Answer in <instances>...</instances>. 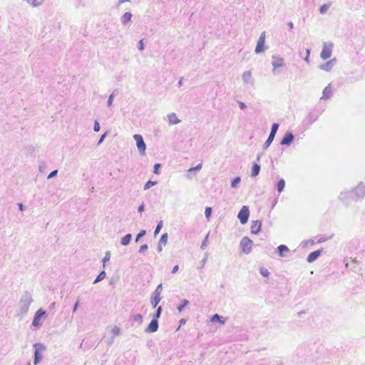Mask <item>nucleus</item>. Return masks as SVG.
<instances>
[{
  "mask_svg": "<svg viewBox=\"0 0 365 365\" xmlns=\"http://www.w3.org/2000/svg\"><path fill=\"white\" fill-rule=\"evenodd\" d=\"M33 302V298L31 294L29 291H26L21 296L19 302V307L20 310V314L21 315L26 314L30 307L31 304Z\"/></svg>",
  "mask_w": 365,
  "mask_h": 365,
  "instance_id": "obj_1",
  "label": "nucleus"
},
{
  "mask_svg": "<svg viewBox=\"0 0 365 365\" xmlns=\"http://www.w3.org/2000/svg\"><path fill=\"white\" fill-rule=\"evenodd\" d=\"M253 242L247 237H244L240 241V247L242 252L250 254L252 251Z\"/></svg>",
  "mask_w": 365,
  "mask_h": 365,
  "instance_id": "obj_2",
  "label": "nucleus"
},
{
  "mask_svg": "<svg viewBox=\"0 0 365 365\" xmlns=\"http://www.w3.org/2000/svg\"><path fill=\"white\" fill-rule=\"evenodd\" d=\"M333 46L334 44L331 42H324L323 43V48L320 54V57L323 60H327L331 57Z\"/></svg>",
  "mask_w": 365,
  "mask_h": 365,
  "instance_id": "obj_3",
  "label": "nucleus"
},
{
  "mask_svg": "<svg viewBox=\"0 0 365 365\" xmlns=\"http://www.w3.org/2000/svg\"><path fill=\"white\" fill-rule=\"evenodd\" d=\"M34 348L35 349L34 364L37 365L42 358L40 352L44 351L46 346L43 344L36 343L34 345Z\"/></svg>",
  "mask_w": 365,
  "mask_h": 365,
  "instance_id": "obj_4",
  "label": "nucleus"
},
{
  "mask_svg": "<svg viewBox=\"0 0 365 365\" xmlns=\"http://www.w3.org/2000/svg\"><path fill=\"white\" fill-rule=\"evenodd\" d=\"M249 216H250L249 207L246 205L242 206L237 215V217L240 220V222L242 225L246 224L248 221Z\"/></svg>",
  "mask_w": 365,
  "mask_h": 365,
  "instance_id": "obj_5",
  "label": "nucleus"
},
{
  "mask_svg": "<svg viewBox=\"0 0 365 365\" xmlns=\"http://www.w3.org/2000/svg\"><path fill=\"white\" fill-rule=\"evenodd\" d=\"M133 138L136 142V145H137L139 153L141 155H144L145 149H146V145L143 140L142 135L140 134H135L133 135Z\"/></svg>",
  "mask_w": 365,
  "mask_h": 365,
  "instance_id": "obj_6",
  "label": "nucleus"
},
{
  "mask_svg": "<svg viewBox=\"0 0 365 365\" xmlns=\"http://www.w3.org/2000/svg\"><path fill=\"white\" fill-rule=\"evenodd\" d=\"M355 195L356 200H361L365 197V186L360 182L354 190L352 194Z\"/></svg>",
  "mask_w": 365,
  "mask_h": 365,
  "instance_id": "obj_7",
  "label": "nucleus"
},
{
  "mask_svg": "<svg viewBox=\"0 0 365 365\" xmlns=\"http://www.w3.org/2000/svg\"><path fill=\"white\" fill-rule=\"evenodd\" d=\"M46 312L43 311L42 309H39L34 315L32 325L35 327H38L41 325V320L43 317L46 315Z\"/></svg>",
  "mask_w": 365,
  "mask_h": 365,
  "instance_id": "obj_8",
  "label": "nucleus"
},
{
  "mask_svg": "<svg viewBox=\"0 0 365 365\" xmlns=\"http://www.w3.org/2000/svg\"><path fill=\"white\" fill-rule=\"evenodd\" d=\"M242 78L243 83L246 85L253 86L255 83V80L252 76V73L250 71H245L242 73Z\"/></svg>",
  "mask_w": 365,
  "mask_h": 365,
  "instance_id": "obj_9",
  "label": "nucleus"
},
{
  "mask_svg": "<svg viewBox=\"0 0 365 365\" xmlns=\"http://www.w3.org/2000/svg\"><path fill=\"white\" fill-rule=\"evenodd\" d=\"M262 228V222L260 220H253L251 224L250 231L252 234H258Z\"/></svg>",
  "mask_w": 365,
  "mask_h": 365,
  "instance_id": "obj_10",
  "label": "nucleus"
},
{
  "mask_svg": "<svg viewBox=\"0 0 365 365\" xmlns=\"http://www.w3.org/2000/svg\"><path fill=\"white\" fill-rule=\"evenodd\" d=\"M158 329V321L154 319H152L151 322L148 324V326L145 328V331L146 333H153L155 332Z\"/></svg>",
  "mask_w": 365,
  "mask_h": 365,
  "instance_id": "obj_11",
  "label": "nucleus"
},
{
  "mask_svg": "<svg viewBox=\"0 0 365 365\" xmlns=\"http://www.w3.org/2000/svg\"><path fill=\"white\" fill-rule=\"evenodd\" d=\"M294 139V135L291 132H287L284 135L280 143L282 145H289L293 142Z\"/></svg>",
  "mask_w": 365,
  "mask_h": 365,
  "instance_id": "obj_12",
  "label": "nucleus"
},
{
  "mask_svg": "<svg viewBox=\"0 0 365 365\" xmlns=\"http://www.w3.org/2000/svg\"><path fill=\"white\" fill-rule=\"evenodd\" d=\"M336 59L335 58H332V59L328 61L327 62H326L325 63L322 64L319 66V68L323 71H329L333 68V66L336 64Z\"/></svg>",
  "mask_w": 365,
  "mask_h": 365,
  "instance_id": "obj_13",
  "label": "nucleus"
},
{
  "mask_svg": "<svg viewBox=\"0 0 365 365\" xmlns=\"http://www.w3.org/2000/svg\"><path fill=\"white\" fill-rule=\"evenodd\" d=\"M272 58L275 59L272 62L273 66L272 73H275L276 68L284 66V59L282 58H277L274 56H272Z\"/></svg>",
  "mask_w": 365,
  "mask_h": 365,
  "instance_id": "obj_14",
  "label": "nucleus"
},
{
  "mask_svg": "<svg viewBox=\"0 0 365 365\" xmlns=\"http://www.w3.org/2000/svg\"><path fill=\"white\" fill-rule=\"evenodd\" d=\"M168 119L169 125H175L181 122L178 117L175 113H170L168 115Z\"/></svg>",
  "mask_w": 365,
  "mask_h": 365,
  "instance_id": "obj_15",
  "label": "nucleus"
},
{
  "mask_svg": "<svg viewBox=\"0 0 365 365\" xmlns=\"http://www.w3.org/2000/svg\"><path fill=\"white\" fill-rule=\"evenodd\" d=\"M322 251L321 250H316L314 252H312L310 254H309L307 261L309 263H312L314 262L321 255Z\"/></svg>",
  "mask_w": 365,
  "mask_h": 365,
  "instance_id": "obj_16",
  "label": "nucleus"
},
{
  "mask_svg": "<svg viewBox=\"0 0 365 365\" xmlns=\"http://www.w3.org/2000/svg\"><path fill=\"white\" fill-rule=\"evenodd\" d=\"M332 94V89L330 85H328L323 91L322 97L321 99H328Z\"/></svg>",
  "mask_w": 365,
  "mask_h": 365,
  "instance_id": "obj_17",
  "label": "nucleus"
},
{
  "mask_svg": "<svg viewBox=\"0 0 365 365\" xmlns=\"http://www.w3.org/2000/svg\"><path fill=\"white\" fill-rule=\"evenodd\" d=\"M160 300H161L160 295H159V294L156 295V294L153 293L151 299H150V303L153 308H155L157 307V305L159 304Z\"/></svg>",
  "mask_w": 365,
  "mask_h": 365,
  "instance_id": "obj_18",
  "label": "nucleus"
},
{
  "mask_svg": "<svg viewBox=\"0 0 365 365\" xmlns=\"http://www.w3.org/2000/svg\"><path fill=\"white\" fill-rule=\"evenodd\" d=\"M351 195H352V192L349 191L341 192L339 196V198L340 200L347 204L349 202L348 199Z\"/></svg>",
  "mask_w": 365,
  "mask_h": 365,
  "instance_id": "obj_19",
  "label": "nucleus"
},
{
  "mask_svg": "<svg viewBox=\"0 0 365 365\" xmlns=\"http://www.w3.org/2000/svg\"><path fill=\"white\" fill-rule=\"evenodd\" d=\"M132 14L130 12H125L123 16L121 17V23L123 24V25H125L127 24L128 22H130L131 21V19H132Z\"/></svg>",
  "mask_w": 365,
  "mask_h": 365,
  "instance_id": "obj_20",
  "label": "nucleus"
},
{
  "mask_svg": "<svg viewBox=\"0 0 365 365\" xmlns=\"http://www.w3.org/2000/svg\"><path fill=\"white\" fill-rule=\"evenodd\" d=\"M264 43H265L264 41L258 39V41H257V43L256 48H255V51L256 53H259L264 51Z\"/></svg>",
  "mask_w": 365,
  "mask_h": 365,
  "instance_id": "obj_21",
  "label": "nucleus"
},
{
  "mask_svg": "<svg viewBox=\"0 0 365 365\" xmlns=\"http://www.w3.org/2000/svg\"><path fill=\"white\" fill-rule=\"evenodd\" d=\"M259 171H260V165L256 163H253L252 168L251 176L256 177L257 175H259Z\"/></svg>",
  "mask_w": 365,
  "mask_h": 365,
  "instance_id": "obj_22",
  "label": "nucleus"
},
{
  "mask_svg": "<svg viewBox=\"0 0 365 365\" xmlns=\"http://www.w3.org/2000/svg\"><path fill=\"white\" fill-rule=\"evenodd\" d=\"M132 239V235L131 234H127L120 240V244L123 246H126L130 244V240Z\"/></svg>",
  "mask_w": 365,
  "mask_h": 365,
  "instance_id": "obj_23",
  "label": "nucleus"
},
{
  "mask_svg": "<svg viewBox=\"0 0 365 365\" xmlns=\"http://www.w3.org/2000/svg\"><path fill=\"white\" fill-rule=\"evenodd\" d=\"M277 250L280 257H285L284 252H287L289 251V248L284 245H281L277 247Z\"/></svg>",
  "mask_w": 365,
  "mask_h": 365,
  "instance_id": "obj_24",
  "label": "nucleus"
},
{
  "mask_svg": "<svg viewBox=\"0 0 365 365\" xmlns=\"http://www.w3.org/2000/svg\"><path fill=\"white\" fill-rule=\"evenodd\" d=\"M106 274L105 271H101L98 274V275L97 276L96 279L94 280L93 284H97L99 282L102 281L106 277Z\"/></svg>",
  "mask_w": 365,
  "mask_h": 365,
  "instance_id": "obj_25",
  "label": "nucleus"
},
{
  "mask_svg": "<svg viewBox=\"0 0 365 365\" xmlns=\"http://www.w3.org/2000/svg\"><path fill=\"white\" fill-rule=\"evenodd\" d=\"M285 186V181L283 179H281L277 182V191L281 192Z\"/></svg>",
  "mask_w": 365,
  "mask_h": 365,
  "instance_id": "obj_26",
  "label": "nucleus"
},
{
  "mask_svg": "<svg viewBox=\"0 0 365 365\" xmlns=\"http://www.w3.org/2000/svg\"><path fill=\"white\" fill-rule=\"evenodd\" d=\"M189 304V301L187 299H183L182 301V304H180L178 307V310L179 312H181L184 309L185 307L188 305Z\"/></svg>",
  "mask_w": 365,
  "mask_h": 365,
  "instance_id": "obj_27",
  "label": "nucleus"
},
{
  "mask_svg": "<svg viewBox=\"0 0 365 365\" xmlns=\"http://www.w3.org/2000/svg\"><path fill=\"white\" fill-rule=\"evenodd\" d=\"M27 3H29L30 5H31L32 6H39L42 1L43 0H41V1H38V0H25Z\"/></svg>",
  "mask_w": 365,
  "mask_h": 365,
  "instance_id": "obj_28",
  "label": "nucleus"
},
{
  "mask_svg": "<svg viewBox=\"0 0 365 365\" xmlns=\"http://www.w3.org/2000/svg\"><path fill=\"white\" fill-rule=\"evenodd\" d=\"M274 140V138L269 135L267 140L265 141V143L263 145V148L264 150L267 149L268 147L271 145L272 141Z\"/></svg>",
  "mask_w": 365,
  "mask_h": 365,
  "instance_id": "obj_29",
  "label": "nucleus"
},
{
  "mask_svg": "<svg viewBox=\"0 0 365 365\" xmlns=\"http://www.w3.org/2000/svg\"><path fill=\"white\" fill-rule=\"evenodd\" d=\"M221 319H222V317L220 315H218L217 314H214L212 317L211 321L213 322H216V321H218L221 324H225V321L222 320Z\"/></svg>",
  "mask_w": 365,
  "mask_h": 365,
  "instance_id": "obj_30",
  "label": "nucleus"
},
{
  "mask_svg": "<svg viewBox=\"0 0 365 365\" xmlns=\"http://www.w3.org/2000/svg\"><path fill=\"white\" fill-rule=\"evenodd\" d=\"M162 307L160 306L157 308V310H156V312L155 313V314L153 315V319H156L158 320V318H160V315H161V313H162Z\"/></svg>",
  "mask_w": 365,
  "mask_h": 365,
  "instance_id": "obj_31",
  "label": "nucleus"
},
{
  "mask_svg": "<svg viewBox=\"0 0 365 365\" xmlns=\"http://www.w3.org/2000/svg\"><path fill=\"white\" fill-rule=\"evenodd\" d=\"M168 242V234L167 233H165L163 234L161 237H160V239L159 240V243L160 244H162L163 245H165L166 243Z\"/></svg>",
  "mask_w": 365,
  "mask_h": 365,
  "instance_id": "obj_32",
  "label": "nucleus"
},
{
  "mask_svg": "<svg viewBox=\"0 0 365 365\" xmlns=\"http://www.w3.org/2000/svg\"><path fill=\"white\" fill-rule=\"evenodd\" d=\"M241 178L240 177H236L234 178L231 182L232 187H236L237 185L240 182Z\"/></svg>",
  "mask_w": 365,
  "mask_h": 365,
  "instance_id": "obj_33",
  "label": "nucleus"
},
{
  "mask_svg": "<svg viewBox=\"0 0 365 365\" xmlns=\"http://www.w3.org/2000/svg\"><path fill=\"white\" fill-rule=\"evenodd\" d=\"M156 184H157L156 181L148 180L144 185V190H148Z\"/></svg>",
  "mask_w": 365,
  "mask_h": 365,
  "instance_id": "obj_34",
  "label": "nucleus"
},
{
  "mask_svg": "<svg viewBox=\"0 0 365 365\" xmlns=\"http://www.w3.org/2000/svg\"><path fill=\"white\" fill-rule=\"evenodd\" d=\"M163 221H160L158 222V224L157 225V227H156V228L155 230V232H154V235L155 236H156L160 232V230L163 227Z\"/></svg>",
  "mask_w": 365,
  "mask_h": 365,
  "instance_id": "obj_35",
  "label": "nucleus"
},
{
  "mask_svg": "<svg viewBox=\"0 0 365 365\" xmlns=\"http://www.w3.org/2000/svg\"><path fill=\"white\" fill-rule=\"evenodd\" d=\"M112 333L113 334V336H118L120 334V329L117 327V326H115L113 329H112Z\"/></svg>",
  "mask_w": 365,
  "mask_h": 365,
  "instance_id": "obj_36",
  "label": "nucleus"
},
{
  "mask_svg": "<svg viewBox=\"0 0 365 365\" xmlns=\"http://www.w3.org/2000/svg\"><path fill=\"white\" fill-rule=\"evenodd\" d=\"M133 320L140 324L143 322V316L140 314H138L133 316Z\"/></svg>",
  "mask_w": 365,
  "mask_h": 365,
  "instance_id": "obj_37",
  "label": "nucleus"
},
{
  "mask_svg": "<svg viewBox=\"0 0 365 365\" xmlns=\"http://www.w3.org/2000/svg\"><path fill=\"white\" fill-rule=\"evenodd\" d=\"M145 234H146V231H145V230H141V231H140V232L137 235V236H136V237H135V242H138L140 240V239L141 237H143V236H145Z\"/></svg>",
  "mask_w": 365,
  "mask_h": 365,
  "instance_id": "obj_38",
  "label": "nucleus"
},
{
  "mask_svg": "<svg viewBox=\"0 0 365 365\" xmlns=\"http://www.w3.org/2000/svg\"><path fill=\"white\" fill-rule=\"evenodd\" d=\"M110 253L109 251H107L105 254V257L103 259V266H105V264L110 260Z\"/></svg>",
  "mask_w": 365,
  "mask_h": 365,
  "instance_id": "obj_39",
  "label": "nucleus"
},
{
  "mask_svg": "<svg viewBox=\"0 0 365 365\" xmlns=\"http://www.w3.org/2000/svg\"><path fill=\"white\" fill-rule=\"evenodd\" d=\"M329 5L328 4H324L322 5L320 9H319V12L321 14H324L327 11V10L329 9Z\"/></svg>",
  "mask_w": 365,
  "mask_h": 365,
  "instance_id": "obj_40",
  "label": "nucleus"
},
{
  "mask_svg": "<svg viewBox=\"0 0 365 365\" xmlns=\"http://www.w3.org/2000/svg\"><path fill=\"white\" fill-rule=\"evenodd\" d=\"M114 97H115V94L114 93H111L109 97H108V101H107V104H108V106L110 107L112 106V103H113V99H114Z\"/></svg>",
  "mask_w": 365,
  "mask_h": 365,
  "instance_id": "obj_41",
  "label": "nucleus"
},
{
  "mask_svg": "<svg viewBox=\"0 0 365 365\" xmlns=\"http://www.w3.org/2000/svg\"><path fill=\"white\" fill-rule=\"evenodd\" d=\"M211 213H212V208L210 207H206L205 210V215L207 219H209L210 217Z\"/></svg>",
  "mask_w": 365,
  "mask_h": 365,
  "instance_id": "obj_42",
  "label": "nucleus"
},
{
  "mask_svg": "<svg viewBox=\"0 0 365 365\" xmlns=\"http://www.w3.org/2000/svg\"><path fill=\"white\" fill-rule=\"evenodd\" d=\"M260 274L263 277H268L269 275V272L267 269L262 267V268L260 269Z\"/></svg>",
  "mask_w": 365,
  "mask_h": 365,
  "instance_id": "obj_43",
  "label": "nucleus"
},
{
  "mask_svg": "<svg viewBox=\"0 0 365 365\" xmlns=\"http://www.w3.org/2000/svg\"><path fill=\"white\" fill-rule=\"evenodd\" d=\"M162 290H163V286H162V284H160L158 285V287H156V289L153 293L156 294V295H158V294L160 295Z\"/></svg>",
  "mask_w": 365,
  "mask_h": 365,
  "instance_id": "obj_44",
  "label": "nucleus"
},
{
  "mask_svg": "<svg viewBox=\"0 0 365 365\" xmlns=\"http://www.w3.org/2000/svg\"><path fill=\"white\" fill-rule=\"evenodd\" d=\"M148 247L146 244L140 246V247L138 250V252L140 254L144 253L148 250Z\"/></svg>",
  "mask_w": 365,
  "mask_h": 365,
  "instance_id": "obj_45",
  "label": "nucleus"
},
{
  "mask_svg": "<svg viewBox=\"0 0 365 365\" xmlns=\"http://www.w3.org/2000/svg\"><path fill=\"white\" fill-rule=\"evenodd\" d=\"M161 167L160 164L159 163H156L155 165H154V170H153V173L155 174H160V172H159V169Z\"/></svg>",
  "mask_w": 365,
  "mask_h": 365,
  "instance_id": "obj_46",
  "label": "nucleus"
},
{
  "mask_svg": "<svg viewBox=\"0 0 365 365\" xmlns=\"http://www.w3.org/2000/svg\"><path fill=\"white\" fill-rule=\"evenodd\" d=\"M101 129L100 124L97 120L94 122L93 130L95 132H98Z\"/></svg>",
  "mask_w": 365,
  "mask_h": 365,
  "instance_id": "obj_47",
  "label": "nucleus"
},
{
  "mask_svg": "<svg viewBox=\"0 0 365 365\" xmlns=\"http://www.w3.org/2000/svg\"><path fill=\"white\" fill-rule=\"evenodd\" d=\"M207 240H208V235L205 237V240H203L202 245H201V249L205 250V247L207 245Z\"/></svg>",
  "mask_w": 365,
  "mask_h": 365,
  "instance_id": "obj_48",
  "label": "nucleus"
},
{
  "mask_svg": "<svg viewBox=\"0 0 365 365\" xmlns=\"http://www.w3.org/2000/svg\"><path fill=\"white\" fill-rule=\"evenodd\" d=\"M107 135H108V131H106L104 134H103L101 135V137L100 138V139L97 143L98 145H101L103 142V140L106 138V137L107 136Z\"/></svg>",
  "mask_w": 365,
  "mask_h": 365,
  "instance_id": "obj_49",
  "label": "nucleus"
},
{
  "mask_svg": "<svg viewBox=\"0 0 365 365\" xmlns=\"http://www.w3.org/2000/svg\"><path fill=\"white\" fill-rule=\"evenodd\" d=\"M57 173H58V170H53V171H52V172H51V173H49V175H48V179H51V178H52L55 177V176L57 175Z\"/></svg>",
  "mask_w": 365,
  "mask_h": 365,
  "instance_id": "obj_50",
  "label": "nucleus"
},
{
  "mask_svg": "<svg viewBox=\"0 0 365 365\" xmlns=\"http://www.w3.org/2000/svg\"><path fill=\"white\" fill-rule=\"evenodd\" d=\"M138 48L140 51H143L144 49V43H143V39L139 41L138 45Z\"/></svg>",
  "mask_w": 365,
  "mask_h": 365,
  "instance_id": "obj_51",
  "label": "nucleus"
},
{
  "mask_svg": "<svg viewBox=\"0 0 365 365\" xmlns=\"http://www.w3.org/2000/svg\"><path fill=\"white\" fill-rule=\"evenodd\" d=\"M238 105H239V107L240 109L242 110H245V108H246V105L245 104V103L242 102V101H238Z\"/></svg>",
  "mask_w": 365,
  "mask_h": 365,
  "instance_id": "obj_52",
  "label": "nucleus"
},
{
  "mask_svg": "<svg viewBox=\"0 0 365 365\" xmlns=\"http://www.w3.org/2000/svg\"><path fill=\"white\" fill-rule=\"evenodd\" d=\"M278 128H279V124L277 123H273L272 125V128H271L272 130H276V131L278 130Z\"/></svg>",
  "mask_w": 365,
  "mask_h": 365,
  "instance_id": "obj_53",
  "label": "nucleus"
},
{
  "mask_svg": "<svg viewBox=\"0 0 365 365\" xmlns=\"http://www.w3.org/2000/svg\"><path fill=\"white\" fill-rule=\"evenodd\" d=\"M78 305H79V300H78V301L75 303V304H74V306H73V313H75V312H76V310H77V309H78Z\"/></svg>",
  "mask_w": 365,
  "mask_h": 365,
  "instance_id": "obj_54",
  "label": "nucleus"
},
{
  "mask_svg": "<svg viewBox=\"0 0 365 365\" xmlns=\"http://www.w3.org/2000/svg\"><path fill=\"white\" fill-rule=\"evenodd\" d=\"M351 264H355L354 266H353V268H351L353 270L356 271V265L357 264V260L356 259H351Z\"/></svg>",
  "mask_w": 365,
  "mask_h": 365,
  "instance_id": "obj_55",
  "label": "nucleus"
},
{
  "mask_svg": "<svg viewBox=\"0 0 365 365\" xmlns=\"http://www.w3.org/2000/svg\"><path fill=\"white\" fill-rule=\"evenodd\" d=\"M201 168H202V163H200L197 166L194 167L193 170H195V171H200L201 170Z\"/></svg>",
  "mask_w": 365,
  "mask_h": 365,
  "instance_id": "obj_56",
  "label": "nucleus"
},
{
  "mask_svg": "<svg viewBox=\"0 0 365 365\" xmlns=\"http://www.w3.org/2000/svg\"><path fill=\"white\" fill-rule=\"evenodd\" d=\"M144 208H145V206H144V204L142 203L139 207H138V211L139 212H142L144 211Z\"/></svg>",
  "mask_w": 365,
  "mask_h": 365,
  "instance_id": "obj_57",
  "label": "nucleus"
},
{
  "mask_svg": "<svg viewBox=\"0 0 365 365\" xmlns=\"http://www.w3.org/2000/svg\"><path fill=\"white\" fill-rule=\"evenodd\" d=\"M259 40H262L265 41V31H263L259 38Z\"/></svg>",
  "mask_w": 365,
  "mask_h": 365,
  "instance_id": "obj_58",
  "label": "nucleus"
},
{
  "mask_svg": "<svg viewBox=\"0 0 365 365\" xmlns=\"http://www.w3.org/2000/svg\"><path fill=\"white\" fill-rule=\"evenodd\" d=\"M277 132V131L271 129V131H270V133L269 135L274 138Z\"/></svg>",
  "mask_w": 365,
  "mask_h": 365,
  "instance_id": "obj_59",
  "label": "nucleus"
},
{
  "mask_svg": "<svg viewBox=\"0 0 365 365\" xmlns=\"http://www.w3.org/2000/svg\"><path fill=\"white\" fill-rule=\"evenodd\" d=\"M178 269H179L178 265H175V266H174V267H173V269H172V273H173V274L176 273V272H178Z\"/></svg>",
  "mask_w": 365,
  "mask_h": 365,
  "instance_id": "obj_60",
  "label": "nucleus"
},
{
  "mask_svg": "<svg viewBox=\"0 0 365 365\" xmlns=\"http://www.w3.org/2000/svg\"><path fill=\"white\" fill-rule=\"evenodd\" d=\"M114 341V337H112L108 341V346H111L113 344Z\"/></svg>",
  "mask_w": 365,
  "mask_h": 365,
  "instance_id": "obj_61",
  "label": "nucleus"
},
{
  "mask_svg": "<svg viewBox=\"0 0 365 365\" xmlns=\"http://www.w3.org/2000/svg\"><path fill=\"white\" fill-rule=\"evenodd\" d=\"M163 248H162V244H160L158 243V251L159 252H160L162 251Z\"/></svg>",
  "mask_w": 365,
  "mask_h": 365,
  "instance_id": "obj_62",
  "label": "nucleus"
},
{
  "mask_svg": "<svg viewBox=\"0 0 365 365\" xmlns=\"http://www.w3.org/2000/svg\"><path fill=\"white\" fill-rule=\"evenodd\" d=\"M19 210H21V211H23L24 210V206L21 203L19 204Z\"/></svg>",
  "mask_w": 365,
  "mask_h": 365,
  "instance_id": "obj_63",
  "label": "nucleus"
},
{
  "mask_svg": "<svg viewBox=\"0 0 365 365\" xmlns=\"http://www.w3.org/2000/svg\"><path fill=\"white\" fill-rule=\"evenodd\" d=\"M182 81H183V78H180L179 81H178V86H181L182 85Z\"/></svg>",
  "mask_w": 365,
  "mask_h": 365,
  "instance_id": "obj_64",
  "label": "nucleus"
}]
</instances>
